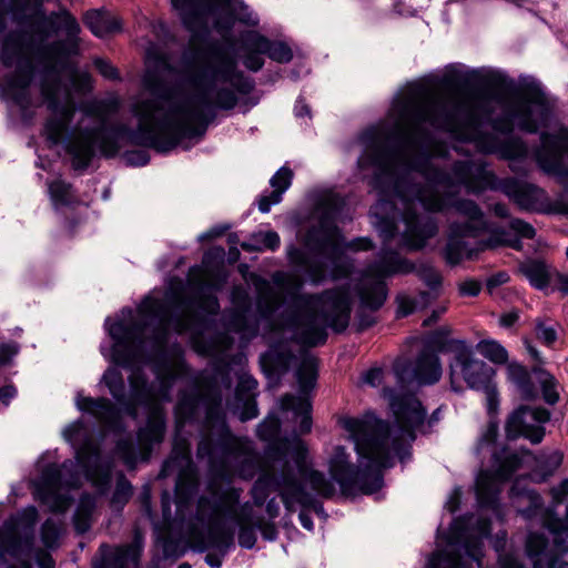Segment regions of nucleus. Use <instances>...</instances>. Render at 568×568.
Instances as JSON below:
<instances>
[{
  "instance_id": "1",
  "label": "nucleus",
  "mask_w": 568,
  "mask_h": 568,
  "mask_svg": "<svg viewBox=\"0 0 568 568\" xmlns=\"http://www.w3.org/2000/svg\"><path fill=\"white\" fill-rule=\"evenodd\" d=\"M444 81L455 85L483 84L497 88L508 98L501 94L496 97L504 105L503 112L497 116H493L487 109L479 111L459 99L435 100L428 103L398 102L399 123L393 130V135L408 143L412 151H416L408 166L425 181L410 183L408 192H404V195L417 199L420 207L430 215L453 209L467 219L457 224L477 226L487 220L483 210L475 201L459 199L457 195L462 187L474 194L489 190L475 170L487 168L486 163L458 160L449 170L436 166L433 158H445L448 151L433 150L434 136L426 124L454 134L459 142L473 143L479 153L497 154L504 160L523 161L528 156L526 143L509 135L515 129L535 134L540 128L547 126L554 103L542 84L534 77L519 78L524 94L519 93V87L513 78L498 70L473 69L463 72L459 67L452 65Z\"/></svg>"
},
{
  "instance_id": "2",
  "label": "nucleus",
  "mask_w": 568,
  "mask_h": 568,
  "mask_svg": "<svg viewBox=\"0 0 568 568\" xmlns=\"http://www.w3.org/2000/svg\"><path fill=\"white\" fill-rule=\"evenodd\" d=\"M203 67L189 73V83L196 94L200 108L186 103H171L164 112L163 103L175 97V88L158 71L148 70L143 87L152 99H143L132 105L138 119L136 128L125 124H109V115L118 110L115 101H98L84 106L74 128L68 129L62 142L71 156L74 170H85L94 159L97 150L104 158H114L124 136L134 145L150 148L159 153L175 149L183 139L202 138L216 118V109L233 110L236 93L250 94L255 82L237 69L235 55L219 41L210 42L202 51Z\"/></svg>"
},
{
  "instance_id": "3",
  "label": "nucleus",
  "mask_w": 568,
  "mask_h": 568,
  "mask_svg": "<svg viewBox=\"0 0 568 568\" xmlns=\"http://www.w3.org/2000/svg\"><path fill=\"white\" fill-rule=\"evenodd\" d=\"M389 405L399 424L392 427L387 422L367 410L362 416H341L338 425L348 433L358 455L359 465L351 462L344 446H336L328 460L331 478L314 469L307 460V447L295 440L291 447L277 444L270 447L271 467L258 475L251 489L255 506L262 507L271 493H278L286 510L296 506L326 517L318 497L332 498L335 483L343 495H366L378 491L384 484L383 470L392 468L395 458L402 464L412 457L415 430L424 432L426 410L419 399L410 393L389 389Z\"/></svg>"
},
{
  "instance_id": "4",
  "label": "nucleus",
  "mask_w": 568,
  "mask_h": 568,
  "mask_svg": "<svg viewBox=\"0 0 568 568\" xmlns=\"http://www.w3.org/2000/svg\"><path fill=\"white\" fill-rule=\"evenodd\" d=\"M80 24L67 9L39 16L30 31H10L2 41L1 62L14 68L4 77V91L22 110L31 106L30 85L36 74L32 54L44 62L40 92L51 115L45 120L43 135L50 145H59L73 120L74 108L62 101L68 90L61 73L70 71L71 58L80 53Z\"/></svg>"
},
{
  "instance_id": "5",
  "label": "nucleus",
  "mask_w": 568,
  "mask_h": 568,
  "mask_svg": "<svg viewBox=\"0 0 568 568\" xmlns=\"http://www.w3.org/2000/svg\"><path fill=\"white\" fill-rule=\"evenodd\" d=\"M144 320L124 323L122 320L105 326L113 339L112 361L131 371L129 384L139 408L146 410L145 425L136 432V439L150 454L153 445L163 442L166 416L161 402L171 400L176 375L168 363L171 333L184 334L190 320L180 312H171L160 300L144 297L139 306Z\"/></svg>"
},
{
  "instance_id": "6",
  "label": "nucleus",
  "mask_w": 568,
  "mask_h": 568,
  "mask_svg": "<svg viewBox=\"0 0 568 568\" xmlns=\"http://www.w3.org/2000/svg\"><path fill=\"white\" fill-rule=\"evenodd\" d=\"M359 141L365 149L357 159V166L361 170L376 168L373 186L385 196L372 210L383 245L377 257L368 264L367 273L375 277L409 274L415 271L414 263L390 247L397 234L396 221L405 224L398 243L400 250H422L438 233L437 219L426 211H418L417 199L404 195L410 183H419L417 172L408 166L412 158L407 153L412 150L408 143L394 138L393 130L382 138L377 129L371 128L361 133Z\"/></svg>"
},
{
  "instance_id": "7",
  "label": "nucleus",
  "mask_w": 568,
  "mask_h": 568,
  "mask_svg": "<svg viewBox=\"0 0 568 568\" xmlns=\"http://www.w3.org/2000/svg\"><path fill=\"white\" fill-rule=\"evenodd\" d=\"M233 385L232 367L229 362L217 359L201 375L199 387L180 392L174 408L176 428L193 423L204 409L201 437L196 457L206 460L210 473L226 484L211 481L215 487L231 486L233 477L253 479L261 468L260 459L251 445L231 432L223 408V392ZM262 471H260L261 474Z\"/></svg>"
},
{
  "instance_id": "8",
  "label": "nucleus",
  "mask_w": 568,
  "mask_h": 568,
  "mask_svg": "<svg viewBox=\"0 0 568 568\" xmlns=\"http://www.w3.org/2000/svg\"><path fill=\"white\" fill-rule=\"evenodd\" d=\"M273 282L286 287L284 307L276 316V324L290 332L296 343L308 347L320 346L327 341V327L335 333H343L348 327L352 300L347 288L303 293L302 281H287L281 272L273 275Z\"/></svg>"
},
{
  "instance_id": "9",
  "label": "nucleus",
  "mask_w": 568,
  "mask_h": 568,
  "mask_svg": "<svg viewBox=\"0 0 568 568\" xmlns=\"http://www.w3.org/2000/svg\"><path fill=\"white\" fill-rule=\"evenodd\" d=\"M345 209L344 196L334 192L325 194L316 205L317 224L306 234L308 247L329 261V270L321 261H307L298 247L291 245L287 248L290 262L305 266L306 274L313 284L322 283L327 276L333 280L347 278L353 273L354 265L345 255V251H369L374 247L369 237H357L343 244L338 241L337 222L344 219Z\"/></svg>"
},
{
  "instance_id": "10",
  "label": "nucleus",
  "mask_w": 568,
  "mask_h": 568,
  "mask_svg": "<svg viewBox=\"0 0 568 568\" xmlns=\"http://www.w3.org/2000/svg\"><path fill=\"white\" fill-rule=\"evenodd\" d=\"M82 423L75 422L69 425L63 435L72 444L75 453L74 459H65L61 465H47L37 488L38 499L47 505L52 513H64L70 499L60 494L62 488H78L85 477L101 494L110 489L112 480V465L103 462L100 447L89 437L80 442Z\"/></svg>"
},
{
  "instance_id": "11",
  "label": "nucleus",
  "mask_w": 568,
  "mask_h": 568,
  "mask_svg": "<svg viewBox=\"0 0 568 568\" xmlns=\"http://www.w3.org/2000/svg\"><path fill=\"white\" fill-rule=\"evenodd\" d=\"M559 450L541 452L538 455L529 449L510 452L506 447L495 449L491 454V468L480 470L476 478V497L480 508L490 509L499 515V484L511 478L523 467L529 469V477L536 483L546 481L562 463Z\"/></svg>"
},
{
  "instance_id": "12",
  "label": "nucleus",
  "mask_w": 568,
  "mask_h": 568,
  "mask_svg": "<svg viewBox=\"0 0 568 568\" xmlns=\"http://www.w3.org/2000/svg\"><path fill=\"white\" fill-rule=\"evenodd\" d=\"M182 26L191 33L207 31L209 19L223 39H227L239 21L256 27L258 18L242 0H171Z\"/></svg>"
},
{
  "instance_id": "13",
  "label": "nucleus",
  "mask_w": 568,
  "mask_h": 568,
  "mask_svg": "<svg viewBox=\"0 0 568 568\" xmlns=\"http://www.w3.org/2000/svg\"><path fill=\"white\" fill-rule=\"evenodd\" d=\"M491 531V520L483 515L465 514L456 518L449 531L448 549L433 552L426 568L480 567L484 541Z\"/></svg>"
},
{
  "instance_id": "14",
  "label": "nucleus",
  "mask_w": 568,
  "mask_h": 568,
  "mask_svg": "<svg viewBox=\"0 0 568 568\" xmlns=\"http://www.w3.org/2000/svg\"><path fill=\"white\" fill-rule=\"evenodd\" d=\"M434 342L439 352L453 354L448 364L452 390L462 393L463 379L470 389L485 394L487 412L489 415L495 414L499 404L496 371L486 362L476 358L473 347L464 339L443 341L436 337Z\"/></svg>"
},
{
  "instance_id": "15",
  "label": "nucleus",
  "mask_w": 568,
  "mask_h": 568,
  "mask_svg": "<svg viewBox=\"0 0 568 568\" xmlns=\"http://www.w3.org/2000/svg\"><path fill=\"white\" fill-rule=\"evenodd\" d=\"M101 381L105 384L119 407L106 397H90L80 394L77 396V407L79 410L93 416L106 430L121 434L125 429L121 413L123 412L133 419L138 418L139 403L134 398L131 387L130 395H126L124 378L119 368H108Z\"/></svg>"
},
{
  "instance_id": "16",
  "label": "nucleus",
  "mask_w": 568,
  "mask_h": 568,
  "mask_svg": "<svg viewBox=\"0 0 568 568\" xmlns=\"http://www.w3.org/2000/svg\"><path fill=\"white\" fill-rule=\"evenodd\" d=\"M242 489L231 486L215 487L211 485L210 494L202 495L196 504V519L207 526L206 534L197 532L193 537V549L205 552L214 548L211 531L219 529H234L239 524V505Z\"/></svg>"
},
{
  "instance_id": "17",
  "label": "nucleus",
  "mask_w": 568,
  "mask_h": 568,
  "mask_svg": "<svg viewBox=\"0 0 568 568\" xmlns=\"http://www.w3.org/2000/svg\"><path fill=\"white\" fill-rule=\"evenodd\" d=\"M317 375V359L313 356L303 357L296 369L300 395L286 394L280 400V408L292 413L294 420H298L293 436L305 435L312 429V404L307 396L316 385Z\"/></svg>"
},
{
  "instance_id": "18",
  "label": "nucleus",
  "mask_w": 568,
  "mask_h": 568,
  "mask_svg": "<svg viewBox=\"0 0 568 568\" xmlns=\"http://www.w3.org/2000/svg\"><path fill=\"white\" fill-rule=\"evenodd\" d=\"M38 509L28 506L8 518L0 528V564L7 555L18 557L29 552L33 546Z\"/></svg>"
},
{
  "instance_id": "19",
  "label": "nucleus",
  "mask_w": 568,
  "mask_h": 568,
  "mask_svg": "<svg viewBox=\"0 0 568 568\" xmlns=\"http://www.w3.org/2000/svg\"><path fill=\"white\" fill-rule=\"evenodd\" d=\"M436 337L446 341L442 332H436L430 339V344L436 347V351L425 346L413 363L407 359L395 361L393 371L398 383L416 382L424 386L434 385L440 379L443 368L438 355L440 352L434 342Z\"/></svg>"
},
{
  "instance_id": "20",
  "label": "nucleus",
  "mask_w": 568,
  "mask_h": 568,
  "mask_svg": "<svg viewBox=\"0 0 568 568\" xmlns=\"http://www.w3.org/2000/svg\"><path fill=\"white\" fill-rule=\"evenodd\" d=\"M476 170L478 176L483 179L481 181H485L484 185H488L489 190L503 192L523 210H539L545 197V192L539 186L520 181L516 178L499 179L487 168Z\"/></svg>"
},
{
  "instance_id": "21",
  "label": "nucleus",
  "mask_w": 568,
  "mask_h": 568,
  "mask_svg": "<svg viewBox=\"0 0 568 568\" xmlns=\"http://www.w3.org/2000/svg\"><path fill=\"white\" fill-rule=\"evenodd\" d=\"M210 287H215V285L212 283H202L201 293L197 298L170 291L166 293L164 300H159L164 303L171 312H180L190 320V328L185 333L191 332L197 334L202 329L201 314L199 312H191V308L197 305L200 311L209 315H217L221 308L217 296L206 292Z\"/></svg>"
},
{
  "instance_id": "22",
  "label": "nucleus",
  "mask_w": 568,
  "mask_h": 568,
  "mask_svg": "<svg viewBox=\"0 0 568 568\" xmlns=\"http://www.w3.org/2000/svg\"><path fill=\"white\" fill-rule=\"evenodd\" d=\"M550 419V412L542 407L519 406L507 418L505 430L508 439L527 438L539 444L545 437L544 425Z\"/></svg>"
},
{
  "instance_id": "23",
  "label": "nucleus",
  "mask_w": 568,
  "mask_h": 568,
  "mask_svg": "<svg viewBox=\"0 0 568 568\" xmlns=\"http://www.w3.org/2000/svg\"><path fill=\"white\" fill-rule=\"evenodd\" d=\"M364 281L357 286L359 305L356 310V325L358 332H364L376 323L374 313L378 311L387 298L386 277H375Z\"/></svg>"
},
{
  "instance_id": "24",
  "label": "nucleus",
  "mask_w": 568,
  "mask_h": 568,
  "mask_svg": "<svg viewBox=\"0 0 568 568\" xmlns=\"http://www.w3.org/2000/svg\"><path fill=\"white\" fill-rule=\"evenodd\" d=\"M476 227L470 224H457V221L449 223L447 242L443 255L447 264L458 265L464 258L473 260L481 250H478V240L471 244L468 239H477Z\"/></svg>"
},
{
  "instance_id": "25",
  "label": "nucleus",
  "mask_w": 568,
  "mask_h": 568,
  "mask_svg": "<svg viewBox=\"0 0 568 568\" xmlns=\"http://www.w3.org/2000/svg\"><path fill=\"white\" fill-rule=\"evenodd\" d=\"M527 499L529 505L525 508L518 509L519 515L526 520L540 518L542 526L554 535V545L556 549L561 552H567L568 529L564 527L562 520L556 517L550 509L544 507L542 497L538 493L528 490Z\"/></svg>"
},
{
  "instance_id": "26",
  "label": "nucleus",
  "mask_w": 568,
  "mask_h": 568,
  "mask_svg": "<svg viewBox=\"0 0 568 568\" xmlns=\"http://www.w3.org/2000/svg\"><path fill=\"white\" fill-rule=\"evenodd\" d=\"M190 454L180 452L178 456H171L162 465L160 476H170L175 468L180 467L176 483H175V498L178 507H181L191 501L197 489L196 478L183 468V465L189 467L191 465Z\"/></svg>"
},
{
  "instance_id": "27",
  "label": "nucleus",
  "mask_w": 568,
  "mask_h": 568,
  "mask_svg": "<svg viewBox=\"0 0 568 568\" xmlns=\"http://www.w3.org/2000/svg\"><path fill=\"white\" fill-rule=\"evenodd\" d=\"M295 361L292 341L273 342L266 352L260 356V364L265 376L274 383H278Z\"/></svg>"
},
{
  "instance_id": "28",
  "label": "nucleus",
  "mask_w": 568,
  "mask_h": 568,
  "mask_svg": "<svg viewBox=\"0 0 568 568\" xmlns=\"http://www.w3.org/2000/svg\"><path fill=\"white\" fill-rule=\"evenodd\" d=\"M240 39L247 48L264 53L277 63L286 64L293 60V50L284 41L271 40L255 30L243 31Z\"/></svg>"
},
{
  "instance_id": "29",
  "label": "nucleus",
  "mask_w": 568,
  "mask_h": 568,
  "mask_svg": "<svg viewBox=\"0 0 568 568\" xmlns=\"http://www.w3.org/2000/svg\"><path fill=\"white\" fill-rule=\"evenodd\" d=\"M138 548L133 545L110 546L102 544L92 562L93 568H136Z\"/></svg>"
},
{
  "instance_id": "30",
  "label": "nucleus",
  "mask_w": 568,
  "mask_h": 568,
  "mask_svg": "<svg viewBox=\"0 0 568 568\" xmlns=\"http://www.w3.org/2000/svg\"><path fill=\"white\" fill-rule=\"evenodd\" d=\"M475 227L477 229V237L483 233H489L488 237L478 240V250H481L483 252L497 248L499 246H508L517 251L523 247L521 241L511 233L510 229L507 230L506 227L491 223L488 220H486V222H481V224Z\"/></svg>"
},
{
  "instance_id": "31",
  "label": "nucleus",
  "mask_w": 568,
  "mask_h": 568,
  "mask_svg": "<svg viewBox=\"0 0 568 568\" xmlns=\"http://www.w3.org/2000/svg\"><path fill=\"white\" fill-rule=\"evenodd\" d=\"M541 146L536 153L537 163L547 174L556 175L560 179L568 178V169L562 161V152L555 139L549 134H541Z\"/></svg>"
},
{
  "instance_id": "32",
  "label": "nucleus",
  "mask_w": 568,
  "mask_h": 568,
  "mask_svg": "<svg viewBox=\"0 0 568 568\" xmlns=\"http://www.w3.org/2000/svg\"><path fill=\"white\" fill-rule=\"evenodd\" d=\"M281 429V420L278 416L275 413H270L256 427V436L263 440L268 442L267 447L265 448V462H264V469L261 474H264L272 465V460L267 456V452L271 446L277 445V444H286V447H291L293 442L295 440H302L297 436H292V438H283L280 440H276Z\"/></svg>"
},
{
  "instance_id": "33",
  "label": "nucleus",
  "mask_w": 568,
  "mask_h": 568,
  "mask_svg": "<svg viewBox=\"0 0 568 568\" xmlns=\"http://www.w3.org/2000/svg\"><path fill=\"white\" fill-rule=\"evenodd\" d=\"M517 270L534 288L539 291L548 288L552 278L551 266L541 258L528 257L519 262Z\"/></svg>"
},
{
  "instance_id": "34",
  "label": "nucleus",
  "mask_w": 568,
  "mask_h": 568,
  "mask_svg": "<svg viewBox=\"0 0 568 568\" xmlns=\"http://www.w3.org/2000/svg\"><path fill=\"white\" fill-rule=\"evenodd\" d=\"M293 179V172L287 166H282L276 173L270 179V184L273 191L268 194L260 195L257 200V206L260 212L268 213L272 205L278 204L282 201L284 192L291 186Z\"/></svg>"
},
{
  "instance_id": "35",
  "label": "nucleus",
  "mask_w": 568,
  "mask_h": 568,
  "mask_svg": "<svg viewBox=\"0 0 568 568\" xmlns=\"http://www.w3.org/2000/svg\"><path fill=\"white\" fill-rule=\"evenodd\" d=\"M84 26L99 38H104L121 30L120 20L104 9H91L83 16Z\"/></svg>"
},
{
  "instance_id": "36",
  "label": "nucleus",
  "mask_w": 568,
  "mask_h": 568,
  "mask_svg": "<svg viewBox=\"0 0 568 568\" xmlns=\"http://www.w3.org/2000/svg\"><path fill=\"white\" fill-rule=\"evenodd\" d=\"M234 529H219L214 527L211 531V538L217 552H209L204 558L205 564L213 568H220L223 558L234 547Z\"/></svg>"
},
{
  "instance_id": "37",
  "label": "nucleus",
  "mask_w": 568,
  "mask_h": 568,
  "mask_svg": "<svg viewBox=\"0 0 568 568\" xmlns=\"http://www.w3.org/2000/svg\"><path fill=\"white\" fill-rule=\"evenodd\" d=\"M510 382L517 387L524 399H532L536 397V387L528 369L518 364L510 363L507 367Z\"/></svg>"
},
{
  "instance_id": "38",
  "label": "nucleus",
  "mask_w": 568,
  "mask_h": 568,
  "mask_svg": "<svg viewBox=\"0 0 568 568\" xmlns=\"http://www.w3.org/2000/svg\"><path fill=\"white\" fill-rule=\"evenodd\" d=\"M138 444L140 452L138 450L131 438H121L115 444L116 455L123 460L125 466L130 469H133L136 466L139 459L148 460L152 454V452H150V454L146 453V450L144 449V447H142L139 440ZM154 446L155 445L152 446L151 450H153Z\"/></svg>"
},
{
  "instance_id": "39",
  "label": "nucleus",
  "mask_w": 568,
  "mask_h": 568,
  "mask_svg": "<svg viewBox=\"0 0 568 568\" xmlns=\"http://www.w3.org/2000/svg\"><path fill=\"white\" fill-rule=\"evenodd\" d=\"M434 301V295L426 291H420L418 296L413 297L407 294H398L396 296L397 310L396 317H406L419 308H424Z\"/></svg>"
},
{
  "instance_id": "40",
  "label": "nucleus",
  "mask_w": 568,
  "mask_h": 568,
  "mask_svg": "<svg viewBox=\"0 0 568 568\" xmlns=\"http://www.w3.org/2000/svg\"><path fill=\"white\" fill-rule=\"evenodd\" d=\"M50 200L54 209L69 206L74 200L72 185L64 180L57 179L48 183Z\"/></svg>"
},
{
  "instance_id": "41",
  "label": "nucleus",
  "mask_w": 568,
  "mask_h": 568,
  "mask_svg": "<svg viewBox=\"0 0 568 568\" xmlns=\"http://www.w3.org/2000/svg\"><path fill=\"white\" fill-rule=\"evenodd\" d=\"M476 351L489 362L503 365L508 362L507 349L496 339H481L476 344Z\"/></svg>"
},
{
  "instance_id": "42",
  "label": "nucleus",
  "mask_w": 568,
  "mask_h": 568,
  "mask_svg": "<svg viewBox=\"0 0 568 568\" xmlns=\"http://www.w3.org/2000/svg\"><path fill=\"white\" fill-rule=\"evenodd\" d=\"M93 510V500L89 497L81 498L72 518L73 527L77 534L83 535L91 528V517Z\"/></svg>"
},
{
  "instance_id": "43",
  "label": "nucleus",
  "mask_w": 568,
  "mask_h": 568,
  "mask_svg": "<svg viewBox=\"0 0 568 568\" xmlns=\"http://www.w3.org/2000/svg\"><path fill=\"white\" fill-rule=\"evenodd\" d=\"M133 495V486L123 473L116 475L115 488L110 505L113 509L121 511Z\"/></svg>"
},
{
  "instance_id": "44",
  "label": "nucleus",
  "mask_w": 568,
  "mask_h": 568,
  "mask_svg": "<svg viewBox=\"0 0 568 568\" xmlns=\"http://www.w3.org/2000/svg\"><path fill=\"white\" fill-rule=\"evenodd\" d=\"M247 508H248V504H245L242 507L241 513L239 511L240 519H239V524L235 525V528L237 526L240 527L239 536H237L239 545L242 548L252 549V548H254L256 540H257V536H256L257 528H256V521L253 525L243 524Z\"/></svg>"
},
{
  "instance_id": "45",
  "label": "nucleus",
  "mask_w": 568,
  "mask_h": 568,
  "mask_svg": "<svg viewBox=\"0 0 568 568\" xmlns=\"http://www.w3.org/2000/svg\"><path fill=\"white\" fill-rule=\"evenodd\" d=\"M416 274L419 280L429 288L427 291L434 295V301L439 296V290L442 287V276L439 272L430 265H420L416 270Z\"/></svg>"
},
{
  "instance_id": "46",
  "label": "nucleus",
  "mask_w": 568,
  "mask_h": 568,
  "mask_svg": "<svg viewBox=\"0 0 568 568\" xmlns=\"http://www.w3.org/2000/svg\"><path fill=\"white\" fill-rule=\"evenodd\" d=\"M61 529L58 523L48 518L41 526V541L48 549H55L59 546Z\"/></svg>"
},
{
  "instance_id": "47",
  "label": "nucleus",
  "mask_w": 568,
  "mask_h": 568,
  "mask_svg": "<svg viewBox=\"0 0 568 568\" xmlns=\"http://www.w3.org/2000/svg\"><path fill=\"white\" fill-rule=\"evenodd\" d=\"M257 385L258 383L253 376L241 373L237 376V385L234 390L235 399L251 398V396L253 398L256 397Z\"/></svg>"
},
{
  "instance_id": "48",
  "label": "nucleus",
  "mask_w": 568,
  "mask_h": 568,
  "mask_svg": "<svg viewBox=\"0 0 568 568\" xmlns=\"http://www.w3.org/2000/svg\"><path fill=\"white\" fill-rule=\"evenodd\" d=\"M548 546V538L544 532L530 531L526 540V551L528 557L535 558L544 554Z\"/></svg>"
},
{
  "instance_id": "49",
  "label": "nucleus",
  "mask_w": 568,
  "mask_h": 568,
  "mask_svg": "<svg viewBox=\"0 0 568 568\" xmlns=\"http://www.w3.org/2000/svg\"><path fill=\"white\" fill-rule=\"evenodd\" d=\"M241 47H242L243 51L245 52V54L243 57V61H242L243 65L252 72L260 71L264 67V63H265L264 59L262 58L263 53L247 48L242 41H241Z\"/></svg>"
},
{
  "instance_id": "50",
  "label": "nucleus",
  "mask_w": 568,
  "mask_h": 568,
  "mask_svg": "<svg viewBox=\"0 0 568 568\" xmlns=\"http://www.w3.org/2000/svg\"><path fill=\"white\" fill-rule=\"evenodd\" d=\"M509 229L520 241L521 239L531 240L536 235L534 226L521 219H511L509 221Z\"/></svg>"
},
{
  "instance_id": "51",
  "label": "nucleus",
  "mask_w": 568,
  "mask_h": 568,
  "mask_svg": "<svg viewBox=\"0 0 568 568\" xmlns=\"http://www.w3.org/2000/svg\"><path fill=\"white\" fill-rule=\"evenodd\" d=\"M237 403V407L241 408L239 413V418L241 422L251 420L258 415V408L255 397L253 398H243L235 399Z\"/></svg>"
},
{
  "instance_id": "52",
  "label": "nucleus",
  "mask_w": 568,
  "mask_h": 568,
  "mask_svg": "<svg viewBox=\"0 0 568 568\" xmlns=\"http://www.w3.org/2000/svg\"><path fill=\"white\" fill-rule=\"evenodd\" d=\"M535 331L537 338L547 346H551L557 341V331L554 326H547L540 318L536 320Z\"/></svg>"
},
{
  "instance_id": "53",
  "label": "nucleus",
  "mask_w": 568,
  "mask_h": 568,
  "mask_svg": "<svg viewBox=\"0 0 568 568\" xmlns=\"http://www.w3.org/2000/svg\"><path fill=\"white\" fill-rule=\"evenodd\" d=\"M498 436V423L495 420H489L486 426V429L480 435L477 444V452L484 449L485 446H493Z\"/></svg>"
},
{
  "instance_id": "54",
  "label": "nucleus",
  "mask_w": 568,
  "mask_h": 568,
  "mask_svg": "<svg viewBox=\"0 0 568 568\" xmlns=\"http://www.w3.org/2000/svg\"><path fill=\"white\" fill-rule=\"evenodd\" d=\"M257 241L261 244L260 250L265 248L274 252L281 245V239L278 233L272 230L260 233L257 236Z\"/></svg>"
},
{
  "instance_id": "55",
  "label": "nucleus",
  "mask_w": 568,
  "mask_h": 568,
  "mask_svg": "<svg viewBox=\"0 0 568 568\" xmlns=\"http://www.w3.org/2000/svg\"><path fill=\"white\" fill-rule=\"evenodd\" d=\"M93 64H94L95 69L98 70V72L103 78H105L108 80H112V81L120 80V74H119L118 69L115 67H113L109 61H106L102 58H97L93 61Z\"/></svg>"
},
{
  "instance_id": "56",
  "label": "nucleus",
  "mask_w": 568,
  "mask_h": 568,
  "mask_svg": "<svg viewBox=\"0 0 568 568\" xmlns=\"http://www.w3.org/2000/svg\"><path fill=\"white\" fill-rule=\"evenodd\" d=\"M124 160L131 166H144L150 162V154L144 150L126 151Z\"/></svg>"
},
{
  "instance_id": "57",
  "label": "nucleus",
  "mask_w": 568,
  "mask_h": 568,
  "mask_svg": "<svg viewBox=\"0 0 568 568\" xmlns=\"http://www.w3.org/2000/svg\"><path fill=\"white\" fill-rule=\"evenodd\" d=\"M542 397L545 402L549 405H555L559 395L555 387V379L552 377L546 378L541 384Z\"/></svg>"
},
{
  "instance_id": "58",
  "label": "nucleus",
  "mask_w": 568,
  "mask_h": 568,
  "mask_svg": "<svg viewBox=\"0 0 568 568\" xmlns=\"http://www.w3.org/2000/svg\"><path fill=\"white\" fill-rule=\"evenodd\" d=\"M256 528L261 531L265 540L273 541L277 538L278 532L274 524L265 523L263 519H257Z\"/></svg>"
},
{
  "instance_id": "59",
  "label": "nucleus",
  "mask_w": 568,
  "mask_h": 568,
  "mask_svg": "<svg viewBox=\"0 0 568 568\" xmlns=\"http://www.w3.org/2000/svg\"><path fill=\"white\" fill-rule=\"evenodd\" d=\"M384 372L379 367H373L366 371L362 377L363 383L376 387L382 383Z\"/></svg>"
},
{
  "instance_id": "60",
  "label": "nucleus",
  "mask_w": 568,
  "mask_h": 568,
  "mask_svg": "<svg viewBox=\"0 0 568 568\" xmlns=\"http://www.w3.org/2000/svg\"><path fill=\"white\" fill-rule=\"evenodd\" d=\"M19 347L16 343H3L0 345V364H7L18 354Z\"/></svg>"
},
{
  "instance_id": "61",
  "label": "nucleus",
  "mask_w": 568,
  "mask_h": 568,
  "mask_svg": "<svg viewBox=\"0 0 568 568\" xmlns=\"http://www.w3.org/2000/svg\"><path fill=\"white\" fill-rule=\"evenodd\" d=\"M480 290V283L474 280H467L459 285V293L464 296H477Z\"/></svg>"
},
{
  "instance_id": "62",
  "label": "nucleus",
  "mask_w": 568,
  "mask_h": 568,
  "mask_svg": "<svg viewBox=\"0 0 568 568\" xmlns=\"http://www.w3.org/2000/svg\"><path fill=\"white\" fill-rule=\"evenodd\" d=\"M551 494L557 503H560L562 499L568 497V478L561 480L558 486L552 487Z\"/></svg>"
},
{
  "instance_id": "63",
  "label": "nucleus",
  "mask_w": 568,
  "mask_h": 568,
  "mask_svg": "<svg viewBox=\"0 0 568 568\" xmlns=\"http://www.w3.org/2000/svg\"><path fill=\"white\" fill-rule=\"evenodd\" d=\"M294 114L296 118H311V108L302 97H298L294 105Z\"/></svg>"
},
{
  "instance_id": "64",
  "label": "nucleus",
  "mask_w": 568,
  "mask_h": 568,
  "mask_svg": "<svg viewBox=\"0 0 568 568\" xmlns=\"http://www.w3.org/2000/svg\"><path fill=\"white\" fill-rule=\"evenodd\" d=\"M508 278H509L508 274L505 272L496 273L487 280V287L489 291H491L493 288L506 283L508 281Z\"/></svg>"
}]
</instances>
